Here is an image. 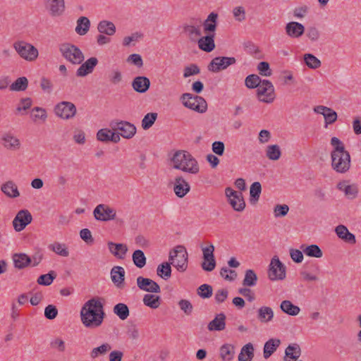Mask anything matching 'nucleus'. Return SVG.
Wrapping results in <instances>:
<instances>
[{
    "mask_svg": "<svg viewBox=\"0 0 361 361\" xmlns=\"http://www.w3.org/2000/svg\"><path fill=\"white\" fill-rule=\"evenodd\" d=\"M112 130L109 128H102L97 133V138L102 142H110L111 134Z\"/></svg>",
    "mask_w": 361,
    "mask_h": 361,
    "instance_id": "nucleus-60",
    "label": "nucleus"
},
{
    "mask_svg": "<svg viewBox=\"0 0 361 361\" xmlns=\"http://www.w3.org/2000/svg\"><path fill=\"white\" fill-rule=\"evenodd\" d=\"M338 237L345 243L354 245L356 243V238L354 234L350 233L344 225H338L335 228Z\"/></svg>",
    "mask_w": 361,
    "mask_h": 361,
    "instance_id": "nucleus-28",
    "label": "nucleus"
},
{
    "mask_svg": "<svg viewBox=\"0 0 361 361\" xmlns=\"http://www.w3.org/2000/svg\"><path fill=\"white\" fill-rule=\"evenodd\" d=\"M268 276L271 281L283 280L286 277V267L277 256H274L271 260Z\"/></svg>",
    "mask_w": 361,
    "mask_h": 361,
    "instance_id": "nucleus-9",
    "label": "nucleus"
},
{
    "mask_svg": "<svg viewBox=\"0 0 361 361\" xmlns=\"http://www.w3.org/2000/svg\"><path fill=\"white\" fill-rule=\"evenodd\" d=\"M49 249L59 256L63 257H67L69 256L68 248L67 245L64 243L55 242L49 245Z\"/></svg>",
    "mask_w": 361,
    "mask_h": 361,
    "instance_id": "nucleus-44",
    "label": "nucleus"
},
{
    "mask_svg": "<svg viewBox=\"0 0 361 361\" xmlns=\"http://www.w3.org/2000/svg\"><path fill=\"white\" fill-rule=\"evenodd\" d=\"M314 111L324 116L326 126L333 124L338 118L337 113L334 110L325 106H316L314 108Z\"/></svg>",
    "mask_w": 361,
    "mask_h": 361,
    "instance_id": "nucleus-18",
    "label": "nucleus"
},
{
    "mask_svg": "<svg viewBox=\"0 0 361 361\" xmlns=\"http://www.w3.org/2000/svg\"><path fill=\"white\" fill-rule=\"evenodd\" d=\"M235 57L217 56L214 58L208 66V70L213 73H218L227 68L229 66L235 63Z\"/></svg>",
    "mask_w": 361,
    "mask_h": 361,
    "instance_id": "nucleus-14",
    "label": "nucleus"
},
{
    "mask_svg": "<svg viewBox=\"0 0 361 361\" xmlns=\"http://www.w3.org/2000/svg\"><path fill=\"white\" fill-rule=\"evenodd\" d=\"M286 34L291 38H299L305 32V27L302 24L292 21L288 23L285 27Z\"/></svg>",
    "mask_w": 361,
    "mask_h": 361,
    "instance_id": "nucleus-21",
    "label": "nucleus"
},
{
    "mask_svg": "<svg viewBox=\"0 0 361 361\" xmlns=\"http://www.w3.org/2000/svg\"><path fill=\"white\" fill-rule=\"evenodd\" d=\"M257 281V276L252 269H247L245 274L243 285L245 286H254Z\"/></svg>",
    "mask_w": 361,
    "mask_h": 361,
    "instance_id": "nucleus-51",
    "label": "nucleus"
},
{
    "mask_svg": "<svg viewBox=\"0 0 361 361\" xmlns=\"http://www.w3.org/2000/svg\"><path fill=\"white\" fill-rule=\"evenodd\" d=\"M285 361H296L301 355V348L298 343L289 345L285 350Z\"/></svg>",
    "mask_w": 361,
    "mask_h": 361,
    "instance_id": "nucleus-33",
    "label": "nucleus"
},
{
    "mask_svg": "<svg viewBox=\"0 0 361 361\" xmlns=\"http://www.w3.org/2000/svg\"><path fill=\"white\" fill-rule=\"evenodd\" d=\"M281 310L286 314L290 316H296L300 312V308L293 305L290 300H283L280 305Z\"/></svg>",
    "mask_w": 361,
    "mask_h": 361,
    "instance_id": "nucleus-42",
    "label": "nucleus"
},
{
    "mask_svg": "<svg viewBox=\"0 0 361 361\" xmlns=\"http://www.w3.org/2000/svg\"><path fill=\"white\" fill-rule=\"evenodd\" d=\"M32 102L30 98L26 97L23 98L20 100V102L16 107V113L19 114L22 111H26L27 109H30L32 106Z\"/></svg>",
    "mask_w": 361,
    "mask_h": 361,
    "instance_id": "nucleus-62",
    "label": "nucleus"
},
{
    "mask_svg": "<svg viewBox=\"0 0 361 361\" xmlns=\"http://www.w3.org/2000/svg\"><path fill=\"white\" fill-rule=\"evenodd\" d=\"M54 111L58 117L69 120L75 116L77 110L73 103L61 102L55 106Z\"/></svg>",
    "mask_w": 361,
    "mask_h": 361,
    "instance_id": "nucleus-11",
    "label": "nucleus"
},
{
    "mask_svg": "<svg viewBox=\"0 0 361 361\" xmlns=\"http://www.w3.org/2000/svg\"><path fill=\"white\" fill-rule=\"evenodd\" d=\"M180 100L183 104L188 109L200 113H204L207 111V102L202 97L193 95L190 93H184L181 95Z\"/></svg>",
    "mask_w": 361,
    "mask_h": 361,
    "instance_id": "nucleus-7",
    "label": "nucleus"
},
{
    "mask_svg": "<svg viewBox=\"0 0 361 361\" xmlns=\"http://www.w3.org/2000/svg\"><path fill=\"white\" fill-rule=\"evenodd\" d=\"M13 48L22 59L29 62L35 61L39 56L37 49L32 44L24 41L14 42Z\"/></svg>",
    "mask_w": 361,
    "mask_h": 361,
    "instance_id": "nucleus-6",
    "label": "nucleus"
},
{
    "mask_svg": "<svg viewBox=\"0 0 361 361\" xmlns=\"http://www.w3.org/2000/svg\"><path fill=\"white\" fill-rule=\"evenodd\" d=\"M190 190L188 182L182 176H178L174 179L173 191L178 197H185Z\"/></svg>",
    "mask_w": 361,
    "mask_h": 361,
    "instance_id": "nucleus-19",
    "label": "nucleus"
},
{
    "mask_svg": "<svg viewBox=\"0 0 361 361\" xmlns=\"http://www.w3.org/2000/svg\"><path fill=\"white\" fill-rule=\"evenodd\" d=\"M28 86V80L26 77H20L17 78L11 85V91L20 92L25 91Z\"/></svg>",
    "mask_w": 361,
    "mask_h": 361,
    "instance_id": "nucleus-48",
    "label": "nucleus"
},
{
    "mask_svg": "<svg viewBox=\"0 0 361 361\" xmlns=\"http://www.w3.org/2000/svg\"><path fill=\"white\" fill-rule=\"evenodd\" d=\"M281 344V341L276 338H271L264 345V357L269 358Z\"/></svg>",
    "mask_w": 361,
    "mask_h": 361,
    "instance_id": "nucleus-40",
    "label": "nucleus"
},
{
    "mask_svg": "<svg viewBox=\"0 0 361 361\" xmlns=\"http://www.w3.org/2000/svg\"><path fill=\"white\" fill-rule=\"evenodd\" d=\"M337 188L344 192L345 195L350 200L355 199L358 194V187L356 184L348 183V180H343L337 184Z\"/></svg>",
    "mask_w": 361,
    "mask_h": 361,
    "instance_id": "nucleus-22",
    "label": "nucleus"
},
{
    "mask_svg": "<svg viewBox=\"0 0 361 361\" xmlns=\"http://www.w3.org/2000/svg\"><path fill=\"white\" fill-rule=\"evenodd\" d=\"M44 6L48 14L53 18L61 16L66 9L64 0H44Z\"/></svg>",
    "mask_w": 361,
    "mask_h": 361,
    "instance_id": "nucleus-13",
    "label": "nucleus"
},
{
    "mask_svg": "<svg viewBox=\"0 0 361 361\" xmlns=\"http://www.w3.org/2000/svg\"><path fill=\"white\" fill-rule=\"evenodd\" d=\"M104 318L103 305L95 298L87 300L81 308V322L87 328L95 329L100 326Z\"/></svg>",
    "mask_w": 361,
    "mask_h": 361,
    "instance_id": "nucleus-1",
    "label": "nucleus"
},
{
    "mask_svg": "<svg viewBox=\"0 0 361 361\" xmlns=\"http://www.w3.org/2000/svg\"><path fill=\"white\" fill-rule=\"evenodd\" d=\"M90 21L85 16L79 18L77 20L75 32L80 35H85L90 30Z\"/></svg>",
    "mask_w": 361,
    "mask_h": 361,
    "instance_id": "nucleus-43",
    "label": "nucleus"
},
{
    "mask_svg": "<svg viewBox=\"0 0 361 361\" xmlns=\"http://www.w3.org/2000/svg\"><path fill=\"white\" fill-rule=\"evenodd\" d=\"M56 275L54 271H51L49 273L42 274L37 279V283L42 286H49L52 283L55 279Z\"/></svg>",
    "mask_w": 361,
    "mask_h": 361,
    "instance_id": "nucleus-56",
    "label": "nucleus"
},
{
    "mask_svg": "<svg viewBox=\"0 0 361 361\" xmlns=\"http://www.w3.org/2000/svg\"><path fill=\"white\" fill-rule=\"evenodd\" d=\"M289 211V207L287 204H276L274 209V216H285Z\"/></svg>",
    "mask_w": 361,
    "mask_h": 361,
    "instance_id": "nucleus-64",
    "label": "nucleus"
},
{
    "mask_svg": "<svg viewBox=\"0 0 361 361\" xmlns=\"http://www.w3.org/2000/svg\"><path fill=\"white\" fill-rule=\"evenodd\" d=\"M137 286L140 290L145 292L154 293H159L161 292L159 285L154 281L148 278L138 276L137 278Z\"/></svg>",
    "mask_w": 361,
    "mask_h": 361,
    "instance_id": "nucleus-16",
    "label": "nucleus"
},
{
    "mask_svg": "<svg viewBox=\"0 0 361 361\" xmlns=\"http://www.w3.org/2000/svg\"><path fill=\"white\" fill-rule=\"evenodd\" d=\"M232 13L235 20L238 22H243L246 18L245 9L242 6L233 8Z\"/></svg>",
    "mask_w": 361,
    "mask_h": 361,
    "instance_id": "nucleus-58",
    "label": "nucleus"
},
{
    "mask_svg": "<svg viewBox=\"0 0 361 361\" xmlns=\"http://www.w3.org/2000/svg\"><path fill=\"white\" fill-rule=\"evenodd\" d=\"M215 34H209L197 39L198 47L202 51L210 52L215 48Z\"/></svg>",
    "mask_w": 361,
    "mask_h": 361,
    "instance_id": "nucleus-29",
    "label": "nucleus"
},
{
    "mask_svg": "<svg viewBox=\"0 0 361 361\" xmlns=\"http://www.w3.org/2000/svg\"><path fill=\"white\" fill-rule=\"evenodd\" d=\"M3 146L11 151L20 149L21 144L20 140L11 133H6L1 137Z\"/></svg>",
    "mask_w": 361,
    "mask_h": 361,
    "instance_id": "nucleus-20",
    "label": "nucleus"
},
{
    "mask_svg": "<svg viewBox=\"0 0 361 361\" xmlns=\"http://www.w3.org/2000/svg\"><path fill=\"white\" fill-rule=\"evenodd\" d=\"M171 166L184 173L197 175L200 170L197 160L188 151L178 150L171 159Z\"/></svg>",
    "mask_w": 361,
    "mask_h": 361,
    "instance_id": "nucleus-3",
    "label": "nucleus"
},
{
    "mask_svg": "<svg viewBox=\"0 0 361 361\" xmlns=\"http://www.w3.org/2000/svg\"><path fill=\"white\" fill-rule=\"evenodd\" d=\"M226 196L232 208L236 212H243L245 207V202L241 192L235 191L231 188L225 190Z\"/></svg>",
    "mask_w": 361,
    "mask_h": 361,
    "instance_id": "nucleus-10",
    "label": "nucleus"
},
{
    "mask_svg": "<svg viewBox=\"0 0 361 361\" xmlns=\"http://www.w3.org/2000/svg\"><path fill=\"white\" fill-rule=\"evenodd\" d=\"M59 50L62 56L74 65H79L84 61L85 56L82 51L72 44H63L61 45Z\"/></svg>",
    "mask_w": 361,
    "mask_h": 361,
    "instance_id": "nucleus-5",
    "label": "nucleus"
},
{
    "mask_svg": "<svg viewBox=\"0 0 361 361\" xmlns=\"http://www.w3.org/2000/svg\"><path fill=\"white\" fill-rule=\"evenodd\" d=\"M257 70L262 76L268 77L272 74L269 64L266 61L259 62L257 65Z\"/></svg>",
    "mask_w": 361,
    "mask_h": 361,
    "instance_id": "nucleus-63",
    "label": "nucleus"
},
{
    "mask_svg": "<svg viewBox=\"0 0 361 361\" xmlns=\"http://www.w3.org/2000/svg\"><path fill=\"white\" fill-rule=\"evenodd\" d=\"M1 192L8 197L16 198L20 196L17 185L13 180H8L1 186Z\"/></svg>",
    "mask_w": 361,
    "mask_h": 361,
    "instance_id": "nucleus-30",
    "label": "nucleus"
},
{
    "mask_svg": "<svg viewBox=\"0 0 361 361\" xmlns=\"http://www.w3.org/2000/svg\"><path fill=\"white\" fill-rule=\"evenodd\" d=\"M150 86L149 79L145 76L135 77L132 82L133 90L139 93L146 92Z\"/></svg>",
    "mask_w": 361,
    "mask_h": 361,
    "instance_id": "nucleus-27",
    "label": "nucleus"
},
{
    "mask_svg": "<svg viewBox=\"0 0 361 361\" xmlns=\"http://www.w3.org/2000/svg\"><path fill=\"white\" fill-rule=\"evenodd\" d=\"M157 118V113L152 112V113L147 114L144 116V118L142 121V128L144 130L149 129L154 123Z\"/></svg>",
    "mask_w": 361,
    "mask_h": 361,
    "instance_id": "nucleus-55",
    "label": "nucleus"
},
{
    "mask_svg": "<svg viewBox=\"0 0 361 361\" xmlns=\"http://www.w3.org/2000/svg\"><path fill=\"white\" fill-rule=\"evenodd\" d=\"M133 261L138 268H142L146 264V257L144 252L140 250H135L133 254Z\"/></svg>",
    "mask_w": 361,
    "mask_h": 361,
    "instance_id": "nucleus-52",
    "label": "nucleus"
},
{
    "mask_svg": "<svg viewBox=\"0 0 361 361\" xmlns=\"http://www.w3.org/2000/svg\"><path fill=\"white\" fill-rule=\"evenodd\" d=\"M300 249L302 250L304 254L310 257L321 258L323 255V252L320 247L317 245H302Z\"/></svg>",
    "mask_w": 361,
    "mask_h": 361,
    "instance_id": "nucleus-38",
    "label": "nucleus"
},
{
    "mask_svg": "<svg viewBox=\"0 0 361 361\" xmlns=\"http://www.w3.org/2000/svg\"><path fill=\"white\" fill-rule=\"evenodd\" d=\"M218 14L211 13L203 23L204 31L211 34H214L217 26Z\"/></svg>",
    "mask_w": 361,
    "mask_h": 361,
    "instance_id": "nucleus-36",
    "label": "nucleus"
},
{
    "mask_svg": "<svg viewBox=\"0 0 361 361\" xmlns=\"http://www.w3.org/2000/svg\"><path fill=\"white\" fill-rule=\"evenodd\" d=\"M274 318V311L271 307L262 306L257 310V319L262 323H268Z\"/></svg>",
    "mask_w": 361,
    "mask_h": 361,
    "instance_id": "nucleus-37",
    "label": "nucleus"
},
{
    "mask_svg": "<svg viewBox=\"0 0 361 361\" xmlns=\"http://www.w3.org/2000/svg\"><path fill=\"white\" fill-rule=\"evenodd\" d=\"M113 128L114 130L120 131V135L126 139L132 138L136 133V127L128 121L116 122Z\"/></svg>",
    "mask_w": 361,
    "mask_h": 361,
    "instance_id": "nucleus-17",
    "label": "nucleus"
},
{
    "mask_svg": "<svg viewBox=\"0 0 361 361\" xmlns=\"http://www.w3.org/2000/svg\"><path fill=\"white\" fill-rule=\"evenodd\" d=\"M262 80L258 75L252 74L247 76L245 82L247 87L254 89L257 88L262 82Z\"/></svg>",
    "mask_w": 361,
    "mask_h": 361,
    "instance_id": "nucleus-54",
    "label": "nucleus"
},
{
    "mask_svg": "<svg viewBox=\"0 0 361 361\" xmlns=\"http://www.w3.org/2000/svg\"><path fill=\"white\" fill-rule=\"evenodd\" d=\"M254 357V347L251 343L243 346L238 355V361H252Z\"/></svg>",
    "mask_w": 361,
    "mask_h": 361,
    "instance_id": "nucleus-39",
    "label": "nucleus"
},
{
    "mask_svg": "<svg viewBox=\"0 0 361 361\" xmlns=\"http://www.w3.org/2000/svg\"><path fill=\"white\" fill-rule=\"evenodd\" d=\"M170 264L178 271L184 272L188 268V255L183 245H177L169 252Z\"/></svg>",
    "mask_w": 361,
    "mask_h": 361,
    "instance_id": "nucleus-4",
    "label": "nucleus"
},
{
    "mask_svg": "<svg viewBox=\"0 0 361 361\" xmlns=\"http://www.w3.org/2000/svg\"><path fill=\"white\" fill-rule=\"evenodd\" d=\"M183 31L191 41L197 42L202 35L201 21L199 20L198 23L185 24L183 26Z\"/></svg>",
    "mask_w": 361,
    "mask_h": 361,
    "instance_id": "nucleus-23",
    "label": "nucleus"
},
{
    "mask_svg": "<svg viewBox=\"0 0 361 361\" xmlns=\"http://www.w3.org/2000/svg\"><path fill=\"white\" fill-rule=\"evenodd\" d=\"M109 252L118 259H124L128 251L126 245L123 243H114L113 242L108 243Z\"/></svg>",
    "mask_w": 361,
    "mask_h": 361,
    "instance_id": "nucleus-31",
    "label": "nucleus"
},
{
    "mask_svg": "<svg viewBox=\"0 0 361 361\" xmlns=\"http://www.w3.org/2000/svg\"><path fill=\"white\" fill-rule=\"evenodd\" d=\"M197 294L202 298H209L212 295V287L208 284H202L197 288Z\"/></svg>",
    "mask_w": 361,
    "mask_h": 361,
    "instance_id": "nucleus-57",
    "label": "nucleus"
},
{
    "mask_svg": "<svg viewBox=\"0 0 361 361\" xmlns=\"http://www.w3.org/2000/svg\"><path fill=\"white\" fill-rule=\"evenodd\" d=\"M98 63L96 57H91L84 62L77 70L76 75L78 77H85L93 72L94 68Z\"/></svg>",
    "mask_w": 361,
    "mask_h": 361,
    "instance_id": "nucleus-24",
    "label": "nucleus"
},
{
    "mask_svg": "<svg viewBox=\"0 0 361 361\" xmlns=\"http://www.w3.org/2000/svg\"><path fill=\"white\" fill-rule=\"evenodd\" d=\"M262 192V186L259 182L253 183L250 189V197L257 201Z\"/></svg>",
    "mask_w": 361,
    "mask_h": 361,
    "instance_id": "nucleus-61",
    "label": "nucleus"
},
{
    "mask_svg": "<svg viewBox=\"0 0 361 361\" xmlns=\"http://www.w3.org/2000/svg\"><path fill=\"white\" fill-rule=\"evenodd\" d=\"M226 317L224 313H219L216 315L207 325V329L210 331H221L226 328Z\"/></svg>",
    "mask_w": 361,
    "mask_h": 361,
    "instance_id": "nucleus-26",
    "label": "nucleus"
},
{
    "mask_svg": "<svg viewBox=\"0 0 361 361\" xmlns=\"http://www.w3.org/2000/svg\"><path fill=\"white\" fill-rule=\"evenodd\" d=\"M304 61L307 66L312 69H317L321 66L320 60L312 54H305Z\"/></svg>",
    "mask_w": 361,
    "mask_h": 361,
    "instance_id": "nucleus-53",
    "label": "nucleus"
},
{
    "mask_svg": "<svg viewBox=\"0 0 361 361\" xmlns=\"http://www.w3.org/2000/svg\"><path fill=\"white\" fill-rule=\"evenodd\" d=\"M93 214L98 221H108L115 219L116 211L107 204H100L94 208Z\"/></svg>",
    "mask_w": 361,
    "mask_h": 361,
    "instance_id": "nucleus-12",
    "label": "nucleus"
},
{
    "mask_svg": "<svg viewBox=\"0 0 361 361\" xmlns=\"http://www.w3.org/2000/svg\"><path fill=\"white\" fill-rule=\"evenodd\" d=\"M13 261L16 268L22 269L27 267L31 263L32 259L25 253H16L13 255Z\"/></svg>",
    "mask_w": 361,
    "mask_h": 361,
    "instance_id": "nucleus-35",
    "label": "nucleus"
},
{
    "mask_svg": "<svg viewBox=\"0 0 361 361\" xmlns=\"http://www.w3.org/2000/svg\"><path fill=\"white\" fill-rule=\"evenodd\" d=\"M32 216L27 209L19 211L13 221V226L16 231H23L32 222Z\"/></svg>",
    "mask_w": 361,
    "mask_h": 361,
    "instance_id": "nucleus-15",
    "label": "nucleus"
},
{
    "mask_svg": "<svg viewBox=\"0 0 361 361\" xmlns=\"http://www.w3.org/2000/svg\"><path fill=\"white\" fill-rule=\"evenodd\" d=\"M257 99L264 103H271L275 99L274 87L268 80H263L257 90Z\"/></svg>",
    "mask_w": 361,
    "mask_h": 361,
    "instance_id": "nucleus-8",
    "label": "nucleus"
},
{
    "mask_svg": "<svg viewBox=\"0 0 361 361\" xmlns=\"http://www.w3.org/2000/svg\"><path fill=\"white\" fill-rule=\"evenodd\" d=\"M235 353V346L230 343H225L219 348V357L222 361H232Z\"/></svg>",
    "mask_w": 361,
    "mask_h": 361,
    "instance_id": "nucleus-32",
    "label": "nucleus"
},
{
    "mask_svg": "<svg viewBox=\"0 0 361 361\" xmlns=\"http://www.w3.org/2000/svg\"><path fill=\"white\" fill-rule=\"evenodd\" d=\"M220 275L225 280L233 281L237 277V272L235 270L230 269L227 267H223L220 271Z\"/></svg>",
    "mask_w": 361,
    "mask_h": 361,
    "instance_id": "nucleus-59",
    "label": "nucleus"
},
{
    "mask_svg": "<svg viewBox=\"0 0 361 361\" xmlns=\"http://www.w3.org/2000/svg\"><path fill=\"white\" fill-rule=\"evenodd\" d=\"M142 301L145 305L152 309H157L160 305V297L153 294L145 295Z\"/></svg>",
    "mask_w": 361,
    "mask_h": 361,
    "instance_id": "nucleus-46",
    "label": "nucleus"
},
{
    "mask_svg": "<svg viewBox=\"0 0 361 361\" xmlns=\"http://www.w3.org/2000/svg\"><path fill=\"white\" fill-rule=\"evenodd\" d=\"M97 30L102 34L111 36L116 32V26L111 21L102 20L97 25Z\"/></svg>",
    "mask_w": 361,
    "mask_h": 361,
    "instance_id": "nucleus-41",
    "label": "nucleus"
},
{
    "mask_svg": "<svg viewBox=\"0 0 361 361\" xmlns=\"http://www.w3.org/2000/svg\"><path fill=\"white\" fill-rule=\"evenodd\" d=\"M266 156L271 161H277L281 156V150L278 145H271L266 148Z\"/></svg>",
    "mask_w": 361,
    "mask_h": 361,
    "instance_id": "nucleus-45",
    "label": "nucleus"
},
{
    "mask_svg": "<svg viewBox=\"0 0 361 361\" xmlns=\"http://www.w3.org/2000/svg\"><path fill=\"white\" fill-rule=\"evenodd\" d=\"M157 274L165 280L169 279L171 276V264L169 262H164L159 264L157 269Z\"/></svg>",
    "mask_w": 361,
    "mask_h": 361,
    "instance_id": "nucleus-49",
    "label": "nucleus"
},
{
    "mask_svg": "<svg viewBox=\"0 0 361 361\" xmlns=\"http://www.w3.org/2000/svg\"><path fill=\"white\" fill-rule=\"evenodd\" d=\"M333 150L331 152V167L339 173H345L350 167V156L344 144L336 137L331 139Z\"/></svg>",
    "mask_w": 361,
    "mask_h": 361,
    "instance_id": "nucleus-2",
    "label": "nucleus"
},
{
    "mask_svg": "<svg viewBox=\"0 0 361 361\" xmlns=\"http://www.w3.org/2000/svg\"><path fill=\"white\" fill-rule=\"evenodd\" d=\"M111 279L116 287L123 288L125 280L124 269L119 266L114 267L111 270Z\"/></svg>",
    "mask_w": 361,
    "mask_h": 361,
    "instance_id": "nucleus-25",
    "label": "nucleus"
},
{
    "mask_svg": "<svg viewBox=\"0 0 361 361\" xmlns=\"http://www.w3.org/2000/svg\"><path fill=\"white\" fill-rule=\"evenodd\" d=\"M111 349V346L108 343H103L99 347L94 348L90 353V357L92 359H96L99 356L105 355Z\"/></svg>",
    "mask_w": 361,
    "mask_h": 361,
    "instance_id": "nucleus-47",
    "label": "nucleus"
},
{
    "mask_svg": "<svg viewBox=\"0 0 361 361\" xmlns=\"http://www.w3.org/2000/svg\"><path fill=\"white\" fill-rule=\"evenodd\" d=\"M114 313L121 320H125L129 316V309L124 303H118L114 307Z\"/></svg>",
    "mask_w": 361,
    "mask_h": 361,
    "instance_id": "nucleus-50",
    "label": "nucleus"
},
{
    "mask_svg": "<svg viewBox=\"0 0 361 361\" xmlns=\"http://www.w3.org/2000/svg\"><path fill=\"white\" fill-rule=\"evenodd\" d=\"M30 117L35 123H44L47 118V113L45 109L35 106L31 110Z\"/></svg>",
    "mask_w": 361,
    "mask_h": 361,
    "instance_id": "nucleus-34",
    "label": "nucleus"
}]
</instances>
